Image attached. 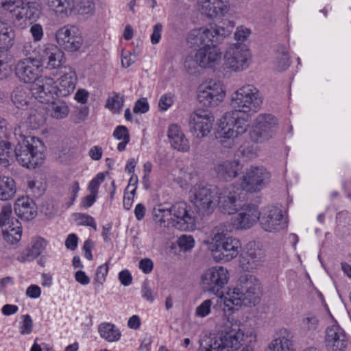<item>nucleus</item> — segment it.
<instances>
[{"label":"nucleus","instance_id":"nucleus-34","mask_svg":"<svg viewBox=\"0 0 351 351\" xmlns=\"http://www.w3.org/2000/svg\"><path fill=\"white\" fill-rule=\"evenodd\" d=\"M10 98L16 108L23 110L28 108L31 99L28 89L22 86H17L12 90Z\"/></svg>","mask_w":351,"mask_h":351},{"label":"nucleus","instance_id":"nucleus-53","mask_svg":"<svg viewBox=\"0 0 351 351\" xmlns=\"http://www.w3.org/2000/svg\"><path fill=\"white\" fill-rule=\"evenodd\" d=\"M75 219L78 221V225L90 226L97 230L94 218L87 214L78 213L75 215Z\"/></svg>","mask_w":351,"mask_h":351},{"label":"nucleus","instance_id":"nucleus-51","mask_svg":"<svg viewBox=\"0 0 351 351\" xmlns=\"http://www.w3.org/2000/svg\"><path fill=\"white\" fill-rule=\"evenodd\" d=\"M47 246V241L41 237L36 239L33 243L32 248H29L32 252L33 256L38 257L45 249Z\"/></svg>","mask_w":351,"mask_h":351},{"label":"nucleus","instance_id":"nucleus-64","mask_svg":"<svg viewBox=\"0 0 351 351\" xmlns=\"http://www.w3.org/2000/svg\"><path fill=\"white\" fill-rule=\"evenodd\" d=\"M27 297L36 299L40 296L41 294V289L36 285H32L27 287L25 292Z\"/></svg>","mask_w":351,"mask_h":351},{"label":"nucleus","instance_id":"nucleus-15","mask_svg":"<svg viewBox=\"0 0 351 351\" xmlns=\"http://www.w3.org/2000/svg\"><path fill=\"white\" fill-rule=\"evenodd\" d=\"M214 121L215 119L211 112L198 110L190 116L189 131L195 138H204L211 132Z\"/></svg>","mask_w":351,"mask_h":351},{"label":"nucleus","instance_id":"nucleus-41","mask_svg":"<svg viewBox=\"0 0 351 351\" xmlns=\"http://www.w3.org/2000/svg\"><path fill=\"white\" fill-rule=\"evenodd\" d=\"M3 239L10 244H14L19 242L21 239L22 228L21 223L18 226L9 225L1 228Z\"/></svg>","mask_w":351,"mask_h":351},{"label":"nucleus","instance_id":"nucleus-26","mask_svg":"<svg viewBox=\"0 0 351 351\" xmlns=\"http://www.w3.org/2000/svg\"><path fill=\"white\" fill-rule=\"evenodd\" d=\"M219 43L210 44L200 47L195 53L198 66L202 68H215L219 65L221 61L222 53L217 47Z\"/></svg>","mask_w":351,"mask_h":351},{"label":"nucleus","instance_id":"nucleus-35","mask_svg":"<svg viewBox=\"0 0 351 351\" xmlns=\"http://www.w3.org/2000/svg\"><path fill=\"white\" fill-rule=\"evenodd\" d=\"M153 219L155 223L160 227H167L171 224V213L170 207L167 204H157L152 210Z\"/></svg>","mask_w":351,"mask_h":351},{"label":"nucleus","instance_id":"nucleus-43","mask_svg":"<svg viewBox=\"0 0 351 351\" xmlns=\"http://www.w3.org/2000/svg\"><path fill=\"white\" fill-rule=\"evenodd\" d=\"M13 160L12 147L10 143L5 140L0 141V165L7 167Z\"/></svg>","mask_w":351,"mask_h":351},{"label":"nucleus","instance_id":"nucleus-61","mask_svg":"<svg viewBox=\"0 0 351 351\" xmlns=\"http://www.w3.org/2000/svg\"><path fill=\"white\" fill-rule=\"evenodd\" d=\"M89 110L87 107H82L73 116V121L75 123H80L86 119L88 116Z\"/></svg>","mask_w":351,"mask_h":351},{"label":"nucleus","instance_id":"nucleus-14","mask_svg":"<svg viewBox=\"0 0 351 351\" xmlns=\"http://www.w3.org/2000/svg\"><path fill=\"white\" fill-rule=\"evenodd\" d=\"M277 126L278 120L273 114H261L256 118L251 138L256 143L268 141L275 134Z\"/></svg>","mask_w":351,"mask_h":351},{"label":"nucleus","instance_id":"nucleus-13","mask_svg":"<svg viewBox=\"0 0 351 351\" xmlns=\"http://www.w3.org/2000/svg\"><path fill=\"white\" fill-rule=\"evenodd\" d=\"M231 218L232 228L236 230H247L253 227L258 221L260 211L256 205L252 203L244 204Z\"/></svg>","mask_w":351,"mask_h":351},{"label":"nucleus","instance_id":"nucleus-32","mask_svg":"<svg viewBox=\"0 0 351 351\" xmlns=\"http://www.w3.org/2000/svg\"><path fill=\"white\" fill-rule=\"evenodd\" d=\"M292 335L286 328L279 329L274 339L267 346L268 351H293L292 348Z\"/></svg>","mask_w":351,"mask_h":351},{"label":"nucleus","instance_id":"nucleus-29","mask_svg":"<svg viewBox=\"0 0 351 351\" xmlns=\"http://www.w3.org/2000/svg\"><path fill=\"white\" fill-rule=\"evenodd\" d=\"M58 73L61 74L58 84L56 86L57 97H67L75 90L77 77L74 69L71 66L62 67Z\"/></svg>","mask_w":351,"mask_h":351},{"label":"nucleus","instance_id":"nucleus-57","mask_svg":"<svg viewBox=\"0 0 351 351\" xmlns=\"http://www.w3.org/2000/svg\"><path fill=\"white\" fill-rule=\"evenodd\" d=\"M173 104V95L167 93L162 95L158 101V108L162 111H166Z\"/></svg>","mask_w":351,"mask_h":351},{"label":"nucleus","instance_id":"nucleus-9","mask_svg":"<svg viewBox=\"0 0 351 351\" xmlns=\"http://www.w3.org/2000/svg\"><path fill=\"white\" fill-rule=\"evenodd\" d=\"M229 280L228 270L222 266H214L201 276L200 284L204 292L217 295Z\"/></svg>","mask_w":351,"mask_h":351},{"label":"nucleus","instance_id":"nucleus-39","mask_svg":"<svg viewBox=\"0 0 351 351\" xmlns=\"http://www.w3.org/2000/svg\"><path fill=\"white\" fill-rule=\"evenodd\" d=\"M47 5L56 14L68 16L74 8V0H47Z\"/></svg>","mask_w":351,"mask_h":351},{"label":"nucleus","instance_id":"nucleus-17","mask_svg":"<svg viewBox=\"0 0 351 351\" xmlns=\"http://www.w3.org/2000/svg\"><path fill=\"white\" fill-rule=\"evenodd\" d=\"M171 225L176 228L186 231L193 229L195 219L186 202H177L170 206Z\"/></svg>","mask_w":351,"mask_h":351},{"label":"nucleus","instance_id":"nucleus-21","mask_svg":"<svg viewBox=\"0 0 351 351\" xmlns=\"http://www.w3.org/2000/svg\"><path fill=\"white\" fill-rule=\"evenodd\" d=\"M240 189L229 184L218 192V207L226 215H232L237 211V202L240 198Z\"/></svg>","mask_w":351,"mask_h":351},{"label":"nucleus","instance_id":"nucleus-6","mask_svg":"<svg viewBox=\"0 0 351 351\" xmlns=\"http://www.w3.org/2000/svg\"><path fill=\"white\" fill-rule=\"evenodd\" d=\"M263 97L252 84L244 85L231 95L230 104L234 110L254 114L261 108Z\"/></svg>","mask_w":351,"mask_h":351},{"label":"nucleus","instance_id":"nucleus-60","mask_svg":"<svg viewBox=\"0 0 351 351\" xmlns=\"http://www.w3.org/2000/svg\"><path fill=\"white\" fill-rule=\"evenodd\" d=\"M149 106L146 98H141L138 99L133 108L134 113H145L149 110Z\"/></svg>","mask_w":351,"mask_h":351},{"label":"nucleus","instance_id":"nucleus-58","mask_svg":"<svg viewBox=\"0 0 351 351\" xmlns=\"http://www.w3.org/2000/svg\"><path fill=\"white\" fill-rule=\"evenodd\" d=\"M29 32L34 42L40 41L44 36L43 27L39 23L33 24L29 29Z\"/></svg>","mask_w":351,"mask_h":351},{"label":"nucleus","instance_id":"nucleus-30","mask_svg":"<svg viewBox=\"0 0 351 351\" xmlns=\"http://www.w3.org/2000/svg\"><path fill=\"white\" fill-rule=\"evenodd\" d=\"M201 13L209 18L224 16L230 10L228 0H198Z\"/></svg>","mask_w":351,"mask_h":351},{"label":"nucleus","instance_id":"nucleus-56","mask_svg":"<svg viewBox=\"0 0 351 351\" xmlns=\"http://www.w3.org/2000/svg\"><path fill=\"white\" fill-rule=\"evenodd\" d=\"M28 191L31 193L35 197H39L44 192V188L42 184L34 180H29L27 182Z\"/></svg>","mask_w":351,"mask_h":351},{"label":"nucleus","instance_id":"nucleus-48","mask_svg":"<svg viewBox=\"0 0 351 351\" xmlns=\"http://www.w3.org/2000/svg\"><path fill=\"white\" fill-rule=\"evenodd\" d=\"M278 55L276 62V68L280 71H284L290 65L289 54L285 49H282L281 51H278Z\"/></svg>","mask_w":351,"mask_h":351},{"label":"nucleus","instance_id":"nucleus-8","mask_svg":"<svg viewBox=\"0 0 351 351\" xmlns=\"http://www.w3.org/2000/svg\"><path fill=\"white\" fill-rule=\"evenodd\" d=\"M223 59L227 69L234 72H241L249 67L252 54L246 46L235 43L227 49Z\"/></svg>","mask_w":351,"mask_h":351},{"label":"nucleus","instance_id":"nucleus-54","mask_svg":"<svg viewBox=\"0 0 351 351\" xmlns=\"http://www.w3.org/2000/svg\"><path fill=\"white\" fill-rule=\"evenodd\" d=\"M108 272V267L107 264H104L98 267L95 278V283L97 285L98 287L103 285Z\"/></svg>","mask_w":351,"mask_h":351},{"label":"nucleus","instance_id":"nucleus-45","mask_svg":"<svg viewBox=\"0 0 351 351\" xmlns=\"http://www.w3.org/2000/svg\"><path fill=\"white\" fill-rule=\"evenodd\" d=\"M123 97L121 96L119 94H115L114 96L107 99L106 107L113 113H119L123 106Z\"/></svg>","mask_w":351,"mask_h":351},{"label":"nucleus","instance_id":"nucleus-55","mask_svg":"<svg viewBox=\"0 0 351 351\" xmlns=\"http://www.w3.org/2000/svg\"><path fill=\"white\" fill-rule=\"evenodd\" d=\"M104 178L105 176L103 173H97L88 186V190L90 193L98 195L99 186L104 182Z\"/></svg>","mask_w":351,"mask_h":351},{"label":"nucleus","instance_id":"nucleus-22","mask_svg":"<svg viewBox=\"0 0 351 351\" xmlns=\"http://www.w3.org/2000/svg\"><path fill=\"white\" fill-rule=\"evenodd\" d=\"M241 247V241L234 237L227 238L221 243L210 249L216 262H229L236 258Z\"/></svg>","mask_w":351,"mask_h":351},{"label":"nucleus","instance_id":"nucleus-36","mask_svg":"<svg viewBox=\"0 0 351 351\" xmlns=\"http://www.w3.org/2000/svg\"><path fill=\"white\" fill-rule=\"evenodd\" d=\"M231 224L221 223L215 226L211 232V241L210 242V250L230 238L228 233L231 231Z\"/></svg>","mask_w":351,"mask_h":351},{"label":"nucleus","instance_id":"nucleus-49","mask_svg":"<svg viewBox=\"0 0 351 351\" xmlns=\"http://www.w3.org/2000/svg\"><path fill=\"white\" fill-rule=\"evenodd\" d=\"M177 243L181 250L188 251L194 247L195 240L191 235L183 234L178 238Z\"/></svg>","mask_w":351,"mask_h":351},{"label":"nucleus","instance_id":"nucleus-11","mask_svg":"<svg viewBox=\"0 0 351 351\" xmlns=\"http://www.w3.org/2000/svg\"><path fill=\"white\" fill-rule=\"evenodd\" d=\"M270 174L263 167H250L241 179L240 190L248 193L261 191L269 181Z\"/></svg>","mask_w":351,"mask_h":351},{"label":"nucleus","instance_id":"nucleus-28","mask_svg":"<svg viewBox=\"0 0 351 351\" xmlns=\"http://www.w3.org/2000/svg\"><path fill=\"white\" fill-rule=\"evenodd\" d=\"M12 0H1L0 1V38L4 49H10L14 44L15 38L14 31L1 20L3 15L10 16V10L13 6Z\"/></svg>","mask_w":351,"mask_h":351},{"label":"nucleus","instance_id":"nucleus-62","mask_svg":"<svg viewBox=\"0 0 351 351\" xmlns=\"http://www.w3.org/2000/svg\"><path fill=\"white\" fill-rule=\"evenodd\" d=\"M141 293L143 298L148 302H153L155 299V295L149 287L147 282H144L141 288Z\"/></svg>","mask_w":351,"mask_h":351},{"label":"nucleus","instance_id":"nucleus-40","mask_svg":"<svg viewBox=\"0 0 351 351\" xmlns=\"http://www.w3.org/2000/svg\"><path fill=\"white\" fill-rule=\"evenodd\" d=\"M49 108L50 115L56 119H62L66 118L69 113V108L67 104L60 99L51 101Z\"/></svg>","mask_w":351,"mask_h":351},{"label":"nucleus","instance_id":"nucleus-59","mask_svg":"<svg viewBox=\"0 0 351 351\" xmlns=\"http://www.w3.org/2000/svg\"><path fill=\"white\" fill-rule=\"evenodd\" d=\"M251 34L249 28L241 25L237 27L234 32V39L239 42H244L247 40Z\"/></svg>","mask_w":351,"mask_h":351},{"label":"nucleus","instance_id":"nucleus-25","mask_svg":"<svg viewBox=\"0 0 351 351\" xmlns=\"http://www.w3.org/2000/svg\"><path fill=\"white\" fill-rule=\"evenodd\" d=\"M348 339L343 328L337 324L326 328L325 343L328 351H346Z\"/></svg>","mask_w":351,"mask_h":351},{"label":"nucleus","instance_id":"nucleus-1","mask_svg":"<svg viewBox=\"0 0 351 351\" xmlns=\"http://www.w3.org/2000/svg\"><path fill=\"white\" fill-rule=\"evenodd\" d=\"M221 326L222 336L204 340L200 344L199 351H233L240 348L244 336L241 322L232 317H227L224 313Z\"/></svg>","mask_w":351,"mask_h":351},{"label":"nucleus","instance_id":"nucleus-16","mask_svg":"<svg viewBox=\"0 0 351 351\" xmlns=\"http://www.w3.org/2000/svg\"><path fill=\"white\" fill-rule=\"evenodd\" d=\"M265 261L264 251L254 242L247 244L239 259V266L245 271L252 272L261 268Z\"/></svg>","mask_w":351,"mask_h":351},{"label":"nucleus","instance_id":"nucleus-7","mask_svg":"<svg viewBox=\"0 0 351 351\" xmlns=\"http://www.w3.org/2000/svg\"><path fill=\"white\" fill-rule=\"evenodd\" d=\"M13 6L10 10V18L13 25L19 29H24L28 21L36 22L41 16V5L36 1L24 3L23 0H12Z\"/></svg>","mask_w":351,"mask_h":351},{"label":"nucleus","instance_id":"nucleus-50","mask_svg":"<svg viewBox=\"0 0 351 351\" xmlns=\"http://www.w3.org/2000/svg\"><path fill=\"white\" fill-rule=\"evenodd\" d=\"M212 305V300H205L196 308L195 315L198 317H205L208 316L211 312Z\"/></svg>","mask_w":351,"mask_h":351},{"label":"nucleus","instance_id":"nucleus-33","mask_svg":"<svg viewBox=\"0 0 351 351\" xmlns=\"http://www.w3.org/2000/svg\"><path fill=\"white\" fill-rule=\"evenodd\" d=\"M16 215L21 219L29 221L37 215V208L32 199L27 197L18 198L14 204Z\"/></svg>","mask_w":351,"mask_h":351},{"label":"nucleus","instance_id":"nucleus-19","mask_svg":"<svg viewBox=\"0 0 351 351\" xmlns=\"http://www.w3.org/2000/svg\"><path fill=\"white\" fill-rule=\"evenodd\" d=\"M214 197V193L209 188L197 186L192 191L191 202L199 215H208L215 206Z\"/></svg>","mask_w":351,"mask_h":351},{"label":"nucleus","instance_id":"nucleus-38","mask_svg":"<svg viewBox=\"0 0 351 351\" xmlns=\"http://www.w3.org/2000/svg\"><path fill=\"white\" fill-rule=\"evenodd\" d=\"M16 193V183L13 178L3 176L0 180V199L7 201L12 199Z\"/></svg>","mask_w":351,"mask_h":351},{"label":"nucleus","instance_id":"nucleus-5","mask_svg":"<svg viewBox=\"0 0 351 351\" xmlns=\"http://www.w3.org/2000/svg\"><path fill=\"white\" fill-rule=\"evenodd\" d=\"M14 154L18 162L27 169H34L44 160L42 142L33 136H27L19 142Z\"/></svg>","mask_w":351,"mask_h":351},{"label":"nucleus","instance_id":"nucleus-12","mask_svg":"<svg viewBox=\"0 0 351 351\" xmlns=\"http://www.w3.org/2000/svg\"><path fill=\"white\" fill-rule=\"evenodd\" d=\"M225 96V89L219 81L210 80L198 88L197 99L204 107L217 106L223 101Z\"/></svg>","mask_w":351,"mask_h":351},{"label":"nucleus","instance_id":"nucleus-52","mask_svg":"<svg viewBox=\"0 0 351 351\" xmlns=\"http://www.w3.org/2000/svg\"><path fill=\"white\" fill-rule=\"evenodd\" d=\"M22 322L20 325V333L21 335H28L32 332L33 328V321L29 315H23L21 316Z\"/></svg>","mask_w":351,"mask_h":351},{"label":"nucleus","instance_id":"nucleus-37","mask_svg":"<svg viewBox=\"0 0 351 351\" xmlns=\"http://www.w3.org/2000/svg\"><path fill=\"white\" fill-rule=\"evenodd\" d=\"M98 332L101 337L108 342L117 341L121 336L119 329L109 322L100 324L98 326Z\"/></svg>","mask_w":351,"mask_h":351},{"label":"nucleus","instance_id":"nucleus-24","mask_svg":"<svg viewBox=\"0 0 351 351\" xmlns=\"http://www.w3.org/2000/svg\"><path fill=\"white\" fill-rule=\"evenodd\" d=\"M242 166L238 160H219L213 164V171L222 182H230L238 177Z\"/></svg>","mask_w":351,"mask_h":351},{"label":"nucleus","instance_id":"nucleus-44","mask_svg":"<svg viewBox=\"0 0 351 351\" xmlns=\"http://www.w3.org/2000/svg\"><path fill=\"white\" fill-rule=\"evenodd\" d=\"M113 136L117 140L121 141V142L118 144V151H124L130 139L128 129L124 125H119L115 128L113 132Z\"/></svg>","mask_w":351,"mask_h":351},{"label":"nucleus","instance_id":"nucleus-20","mask_svg":"<svg viewBox=\"0 0 351 351\" xmlns=\"http://www.w3.org/2000/svg\"><path fill=\"white\" fill-rule=\"evenodd\" d=\"M259 222L267 232L278 231L286 226L282 210L274 206H268L260 212Z\"/></svg>","mask_w":351,"mask_h":351},{"label":"nucleus","instance_id":"nucleus-23","mask_svg":"<svg viewBox=\"0 0 351 351\" xmlns=\"http://www.w3.org/2000/svg\"><path fill=\"white\" fill-rule=\"evenodd\" d=\"M53 79L49 77H41L35 81L31 86L32 96L40 103H49L57 96V89Z\"/></svg>","mask_w":351,"mask_h":351},{"label":"nucleus","instance_id":"nucleus-47","mask_svg":"<svg viewBox=\"0 0 351 351\" xmlns=\"http://www.w3.org/2000/svg\"><path fill=\"white\" fill-rule=\"evenodd\" d=\"M95 6L93 0H80L77 3V10L80 14L92 15L95 12Z\"/></svg>","mask_w":351,"mask_h":351},{"label":"nucleus","instance_id":"nucleus-42","mask_svg":"<svg viewBox=\"0 0 351 351\" xmlns=\"http://www.w3.org/2000/svg\"><path fill=\"white\" fill-rule=\"evenodd\" d=\"M12 208L9 203L5 204L0 212V228L6 227L9 225L18 226L20 223L16 218L12 216Z\"/></svg>","mask_w":351,"mask_h":351},{"label":"nucleus","instance_id":"nucleus-31","mask_svg":"<svg viewBox=\"0 0 351 351\" xmlns=\"http://www.w3.org/2000/svg\"><path fill=\"white\" fill-rule=\"evenodd\" d=\"M167 136L174 149L183 153L189 152L191 147L189 141L180 125L178 124L170 125L167 131Z\"/></svg>","mask_w":351,"mask_h":351},{"label":"nucleus","instance_id":"nucleus-46","mask_svg":"<svg viewBox=\"0 0 351 351\" xmlns=\"http://www.w3.org/2000/svg\"><path fill=\"white\" fill-rule=\"evenodd\" d=\"M318 319L313 314L308 313L304 316L301 322V328L305 332H312L317 330L318 326Z\"/></svg>","mask_w":351,"mask_h":351},{"label":"nucleus","instance_id":"nucleus-27","mask_svg":"<svg viewBox=\"0 0 351 351\" xmlns=\"http://www.w3.org/2000/svg\"><path fill=\"white\" fill-rule=\"evenodd\" d=\"M39 63L38 60L25 58L19 61L15 66V75L21 82L31 83L39 77Z\"/></svg>","mask_w":351,"mask_h":351},{"label":"nucleus","instance_id":"nucleus-4","mask_svg":"<svg viewBox=\"0 0 351 351\" xmlns=\"http://www.w3.org/2000/svg\"><path fill=\"white\" fill-rule=\"evenodd\" d=\"M234 22L229 21L227 27L215 23L191 30L186 36V42L191 47H203L210 44L221 43L229 36L234 27Z\"/></svg>","mask_w":351,"mask_h":351},{"label":"nucleus","instance_id":"nucleus-2","mask_svg":"<svg viewBox=\"0 0 351 351\" xmlns=\"http://www.w3.org/2000/svg\"><path fill=\"white\" fill-rule=\"evenodd\" d=\"M251 113L232 110L219 120L216 137L226 148H232L237 143V139L247 130Z\"/></svg>","mask_w":351,"mask_h":351},{"label":"nucleus","instance_id":"nucleus-63","mask_svg":"<svg viewBox=\"0 0 351 351\" xmlns=\"http://www.w3.org/2000/svg\"><path fill=\"white\" fill-rule=\"evenodd\" d=\"M89 97V93L88 90L84 88H80L77 90L75 94L74 99L82 104H84L87 102Z\"/></svg>","mask_w":351,"mask_h":351},{"label":"nucleus","instance_id":"nucleus-10","mask_svg":"<svg viewBox=\"0 0 351 351\" xmlns=\"http://www.w3.org/2000/svg\"><path fill=\"white\" fill-rule=\"evenodd\" d=\"M36 58L40 66L48 70L59 73L62 70L66 58L64 53L56 45L47 43L40 46L36 51Z\"/></svg>","mask_w":351,"mask_h":351},{"label":"nucleus","instance_id":"nucleus-3","mask_svg":"<svg viewBox=\"0 0 351 351\" xmlns=\"http://www.w3.org/2000/svg\"><path fill=\"white\" fill-rule=\"evenodd\" d=\"M260 289L261 283L256 276L249 274L241 276L239 286L230 289L225 295L218 300L220 306L221 303L223 304V314L226 311H233L242 305L254 304L255 295L259 292Z\"/></svg>","mask_w":351,"mask_h":351},{"label":"nucleus","instance_id":"nucleus-18","mask_svg":"<svg viewBox=\"0 0 351 351\" xmlns=\"http://www.w3.org/2000/svg\"><path fill=\"white\" fill-rule=\"evenodd\" d=\"M57 43L64 50L73 52L80 49L83 38L75 26L65 25L56 33Z\"/></svg>","mask_w":351,"mask_h":351}]
</instances>
